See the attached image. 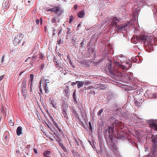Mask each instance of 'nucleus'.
Listing matches in <instances>:
<instances>
[{
	"label": "nucleus",
	"instance_id": "ddd939ff",
	"mask_svg": "<svg viewBox=\"0 0 157 157\" xmlns=\"http://www.w3.org/2000/svg\"><path fill=\"white\" fill-rule=\"evenodd\" d=\"M22 128L21 126H18L16 130V133L17 135L19 136H20L21 134H22Z\"/></svg>",
	"mask_w": 157,
	"mask_h": 157
},
{
	"label": "nucleus",
	"instance_id": "680f3d73",
	"mask_svg": "<svg viewBox=\"0 0 157 157\" xmlns=\"http://www.w3.org/2000/svg\"><path fill=\"white\" fill-rule=\"evenodd\" d=\"M16 152L17 154H19L20 153V152L19 150H17L16 151Z\"/></svg>",
	"mask_w": 157,
	"mask_h": 157
},
{
	"label": "nucleus",
	"instance_id": "3c124183",
	"mask_svg": "<svg viewBox=\"0 0 157 157\" xmlns=\"http://www.w3.org/2000/svg\"><path fill=\"white\" fill-rule=\"evenodd\" d=\"M39 21H40L39 19H37L36 20V24L38 25L39 24Z\"/></svg>",
	"mask_w": 157,
	"mask_h": 157
},
{
	"label": "nucleus",
	"instance_id": "4d7b16f0",
	"mask_svg": "<svg viewBox=\"0 0 157 157\" xmlns=\"http://www.w3.org/2000/svg\"><path fill=\"white\" fill-rule=\"evenodd\" d=\"M107 19H105L103 21V23H105V24L106 23Z\"/></svg>",
	"mask_w": 157,
	"mask_h": 157
},
{
	"label": "nucleus",
	"instance_id": "a19ab883",
	"mask_svg": "<svg viewBox=\"0 0 157 157\" xmlns=\"http://www.w3.org/2000/svg\"><path fill=\"white\" fill-rule=\"evenodd\" d=\"M67 34H69L71 33V29L70 28H67Z\"/></svg>",
	"mask_w": 157,
	"mask_h": 157
},
{
	"label": "nucleus",
	"instance_id": "f257e3e1",
	"mask_svg": "<svg viewBox=\"0 0 157 157\" xmlns=\"http://www.w3.org/2000/svg\"><path fill=\"white\" fill-rule=\"evenodd\" d=\"M137 38L139 39L140 40L143 42L145 44L144 45H146L147 43L152 42L150 41V37L147 35H141L137 37Z\"/></svg>",
	"mask_w": 157,
	"mask_h": 157
},
{
	"label": "nucleus",
	"instance_id": "8fccbe9b",
	"mask_svg": "<svg viewBox=\"0 0 157 157\" xmlns=\"http://www.w3.org/2000/svg\"><path fill=\"white\" fill-rule=\"evenodd\" d=\"M12 121V120H11L9 123H10V125L11 126H13L14 125V123Z\"/></svg>",
	"mask_w": 157,
	"mask_h": 157
},
{
	"label": "nucleus",
	"instance_id": "20e7f679",
	"mask_svg": "<svg viewBox=\"0 0 157 157\" xmlns=\"http://www.w3.org/2000/svg\"><path fill=\"white\" fill-rule=\"evenodd\" d=\"M114 129V126L109 127L107 129V130L109 133V137L112 141L113 137V131Z\"/></svg>",
	"mask_w": 157,
	"mask_h": 157
},
{
	"label": "nucleus",
	"instance_id": "39448f33",
	"mask_svg": "<svg viewBox=\"0 0 157 157\" xmlns=\"http://www.w3.org/2000/svg\"><path fill=\"white\" fill-rule=\"evenodd\" d=\"M48 80H46L44 81L43 88L45 90V93L47 94H48L49 92V90H48V83L49 82H48Z\"/></svg>",
	"mask_w": 157,
	"mask_h": 157
},
{
	"label": "nucleus",
	"instance_id": "603ef678",
	"mask_svg": "<svg viewBox=\"0 0 157 157\" xmlns=\"http://www.w3.org/2000/svg\"><path fill=\"white\" fill-rule=\"evenodd\" d=\"M32 84L30 83V91L32 92Z\"/></svg>",
	"mask_w": 157,
	"mask_h": 157
},
{
	"label": "nucleus",
	"instance_id": "dca6fc26",
	"mask_svg": "<svg viewBox=\"0 0 157 157\" xmlns=\"http://www.w3.org/2000/svg\"><path fill=\"white\" fill-rule=\"evenodd\" d=\"M150 41H152V44L153 45H156L157 44V41L156 39L154 38V36L150 37Z\"/></svg>",
	"mask_w": 157,
	"mask_h": 157
},
{
	"label": "nucleus",
	"instance_id": "13d9d810",
	"mask_svg": "<svg viewBox=\"0 0 157 157\" xmlns=\"http://www.w3.org/2000/svg\"><path fill=\"white\" fill-rule=\"evenodd\" d=\"M4 75H3L0 76V81H1L3 78Z\"/></svg>",
	"mask_w": 157,
	"mask_h": 157
},
{
	"label": "nucleus",
	"instance_id": "6ab92c4d",
	"mask_svg": "<svg viewBox=\"0 0 157 157\" xmlns=\"http://www.w3.org/2000/svg\"><path fill=\"white\" fill-rule=\"evenodd\" d=\"M148 97L151 99L155 98L156 95L155 93H151L148 95Z\"/></svg>",
	"mask_w": 157,
	"mask_h": 157
},
{
	"label": "nucleus",
	"instance_id": "f3484780",
	"mask_svg": "<svg viewBox=\"0 0 157 157\" xmlns=\"http://www.w3.org/2000/svg\"><path fill=\"white\" fill-rule=\"evenodd\" d=\"M76 82L77 84L78 88H79L83 86L84 83V81H76Z\"/></svg>",
	"mask_w": 157,
	"mask_h": 157
},
{
	"label": "nucleus",
	"instance_id": "a878e982",
	"mask_svg": "<svg viewBox=\"0 0 157 157\" xmlns=\"http://www.w3.org/2000/svg\"><path fill=\"white\" fill-rule=\"evenodd\" d=\"M51 104L52 105V106L54 108H56V103L53 100H51Z\"/></svg>",
	"mask_w": 157,
	"mask_h": 157
},
{
	"label": "nucleus",
	"instance_id": "bf43d9fd",
	"mask_svg": "<svg viewBox=\"0 0 157 157\" xmlns=\"http://www.w3.org/2000/svg\"><path fill=\"white\" fill-rule=\"evenodd\" d=\"M121 123H118V125H119L120 127L121 128L122 125H121Z\"/></svg>",
	"mask_w": 157,
	"mask_h": 157
},
{
	"label": "nucleus",
	"instance_id": "de8ad7c7",
	"mask_svg": "<svg viewBox=\"0 0 157 157\" xmlns=\"http://www.w3.org/2000/svg\"><path fill=\"white\" fill-rule=\"evenodd\" d=\"M92 88H93V87H92V86H88L87 87V88L86 89L87 90H90V89H91Z\"/></svg>",
	"mask_w": 157,
	"mask_h": 157
},
{
	"label": "nucleus",
	"instance_id": "c85d7f7f",
	"mask_svg": "<svg viewBox=\"0 0 157 157\" xmlns=\"http://www.w3.org/2000/svg\"><path fill=\"white\" fill-rule=\"evenodd\" d=\"M7 110V109L4 108V107H2V110H1V112L2 113H5V114H6V111Z\"/></svg>",
	"mask_w": 157,
	"mask_h": 157
},
{
	"label": "nucleus",
	"instance_id": "9b49d317",
	"mask_svg": "<svg viewBox=\"0 0 157 157\" xmlns=\"http://www.w3.org/2000/svg\"><path fill=\"white\" fill-rule=\"evenodd\" d=\"M55 65L58 70H61L62 64L59 62L56 61L55 63Z\"/></svg>",
	"mask_w": 157,
	"mask_h": 157
},
{
	"label": "nucleus",
	"instance_id": "4c0bfd02",
	"mask_svg": "<svg viewBox=\"0 0 157 157\" xmlns=\"http://www.w3.org/2000/svg\"><path fill=\"white\" fill-rule=\"evenodd\" d=\"M41 81H40V82H39V86L40 88V92L42 94H43L42 89L41 88H40V87H41Z\"/></svg>",
	"mask_w": 157,
	"mask_h": 157
},
{
	"label": "nucleus",
	"instance_id": "2f4dec72",
	"mask_svg": "<svg viewBox=\"0 0 157 157\" xmlns=\"http://www.w3.org/2000/svg\"><path fill=\"white\" fill-rule=\"evenodd\" d=\"M50 118L51 120H52V122L53 123L55 124V125L56 127V126L58 125L57 124H56V122L54 121L53 118L52 117H50Z\"/></svg>",
	"mask_w": 157,
	"mask_h": 157
},
{
	"label": "nucleus",
	"instance_id": "4be33fe9",
	"mask_svg": "<svg viewBox=\"0 0 157 157\" xmlns=\"http://www.w3.org/2000/svg\"><path fill=\"white\" fill-rule=\"evenodd\" d=\"M44 157H49V151H45L43 153Z\"/></svg>",
	"mask_w": 157,
	"mask_h": 157
},
{
	"label": "nucleus",
	"instance_id": "4468645a",
	"mask_svg": "<svg viewBox=\"0 0 157 157\" xmlns=\"http://www.w3.org/2000/svg\"><path fill=\"white\" fill-rule=\"evenodd\" d=\"M113 148L112 149V151L114 153L117 155H118V151L117 149V146L115 145H113L112 146Z\"/></svg>",
	"mask_w": 157,
	"mask_h": 157
},
{
	"label": "nucleus",
	"instance_id": "0eeeda50",
	"mask_svg": "<svg viewBox=\"0 0 157 157\" xmlns=\"http://www.w3.org/2000/svg\"><path fill=\"white\" fill-rule=\"evenodd\" d=\"M128 25H121L118 26L116 27V28H117L116 30V32L117 33L121 32L123 30H125V28Z\"/></svg>",
	"mask_w": 157,
	"mask_h": 157
},
{
	"label": "nucleus",
	"instance_id": "79ce46f5",
	"mask_svg": "<svg viewBox=\"0 0 157 157\" xmlns=\"http://www.w3.org/2000/svg\"><path fill=\"white\" fill-rule=\"evenodd\" d=\"M44 57V55L42 54H39V58L41 59H43Z\"/></svg>",
	"mask_w": 157,
	"mask_h": 157
},
{
	"label": "nucleus",
	"instance_id": "b1692460",
	"mask_svg": "<svg viewBox=\"0 0 157 157\" xmlns=\"http://www.w3.org/2000/svg\"><path fill=\"white\" fill-rule=\"evenodd\" d=\"M62 114L63 115V117H64L66 119H67L68 116L67 115V113L66 111L64 109L62 112Z\"/></svg>",
	"mask_w": 157,
	"mask_h": 157
},
{
	"label": "nucleus",
	"instance_id": "f8f14e48",
	"mask_svg": "<svg viewBox=\"0 0 157 157\" xmlns=\"http://www.w3.org/2000/svg\"><path fill=\"white\" fill-rule=\"evenodd\" d=\"M119 21V20L117 19V17H114L112 19V25L113 26H116L117 23Z\"/></svg>",
	"mask_w": 157,
	"mask_h": 157
},
{
	"label": "nucleus",
	"instance_id": "6e6d98bb",
	"mask_svg": "<svg viewBox=\"0 0 157 157\" xmlns=\"http://www.w3.org/2000/svg\"><path fill=\"white\" fill-rule=\"evenodd\" d=\"M77 5H75L74 6V8L75 10H76L77 9Z\"/></svg>",
	"mask_w": 157,
	"mask_h": 157
},
{
	"label": "nucleus",
	"instance_id": "473e14b6",
	"mask_svg": "<svg viewBox=\"0 0 157 157\" xmlns=\"http://www.w3.org/2000/svg\"><path fill=\"white\" fill-rule=\"evenodd\" d=\"M74 19V17H73V16H72V15H71L70 16V18H69V23H71L72 21Z\"/></svg>",
	"mask_w": 157,
	"mask_h": 157
},
{
	"label": "nucleus",
	"instance_id": "393cba45",
	"mask_svg": "<svg viewBox=\"0 0 157 157\" xmlns=\"http://www.w3.org/2000/svg\"><path fill=\"white\" fill-rule=\"evenodd\" d=\"M115 137L117 139H122L123 137H124V136H123L121 135L120 134H118L117 135H115Z\"/></svg>",
	"mask_w": 157,
	"mask_h": 157
},
{
	"label": "nucleus",
	"instance_id": "338daca9",
	"mask_svg": "<svg viewBox=\"0 0 157 157\" xmlns=\"http://www.w3.org/2000/svg\"><path fill=\"white\" fill-rule=\"evenodd\" d=\"M40 23L41 24V25H42V19L41 18H40Z\"/></svg>",
	"mask_w": 157,
	"mask_h": 157
},
{
	"label": "nucleus",
	"instance_id": "ea45409f",
	"mask_svg": "<svg viewBox=\"0 0 157 157\" xmlns=\"http://www.w3.org/2000/svg\"><path fill=\"white\" fill-rule=\"evenodd\" d=\"M72 112L74 114L75 116L76 117H77L78 116V114L77 113V112L75 110H73V111Z\"/></svg>",
	"mask_w": 157,
	"mask_h": 157
},
{
	"label": "nucleus",
	"instance_id": "864d4df0",
	"mask_svg": "<svg viewBox=\"0 0 157 157\" xmlns=\"http://www.w3.org/2000/svg\"><path fill=\"white\" fill-rule=\"evenodd\" d=\"M77 84L76 82H73L71 83V85L73 86H74L76 85V84Z\"/></svg>",
	"mask_w": 157,
	"mask_h": 157
},
{
	"label": "nucleus",
	"instance_id": "bb28decb",
	"mask_svg": "<svg viewBox=\"0 0 157 157\" xmlns=\"http://www.w3.org/2000/svg\"><path fill=\"white\" fill-rule=\"evenodd\" d=\"M59 145L63 150L66 152L67 151V149L66 147L64 146H63L62 143H59Z\"/></svg>",
	"mask_w": 157,
	"mask_h": 157
},
{
	"label": "nucleus",
	"instance_id": "0e129e2a",
	"mask_svg": "<svg viewBox=\"0 0 157 157\" xmlns=\"http://www.w3.org/2000/svg\"><path fill=\"white\" fill-rule=\"evenodd\" d=\"M44 29L45 32H47V27H44Z\"/></svg>",
	"mask_w": 157,
	"mask_h": 157
},
{
	"label": "nucleus",
	"instance_id": "72a5a7b5",
	"mask_svg": "<svg viewBox=\"0 0 157 157\" xmlns=\"http://www.w3.org/2000/svg\"><path fill=\"white\" fill-rule=\"evenodd\" d=\"M57 42L58 43V44L59 45L62 43V40L61 38H59L58 39V40H57Z\"/></svg>",
	"mask_w": 157,
	"mask_h": 157
},
{
	"label": "nucleus",
	"instance_id": "a18cd8bd",
	"mask_svg": "<svg viewBox=\"0 0 157 157\" xmlns=\"http://www.w3.org/2000/svg\"><path fill=\"white\" fill-rule=\"evenodd\" d=\"M95 87H96L97 88H100L101 87V85H99L98 84H96L95 85Z\"/></svg>",
	"mask_w": 157,
	"mask_h": 157
},
{
	"label": "nucleus",
	"instance_id": "423d86ee",
	"mask_svg": "<svg viewBox=\"0 0 157 157\" xmlns=\"http://www.w3.org/2000/svg\"><path fill=\"white\" fill-rule=\"evenodd\" d=\"M150 127L155 131H157V121H152L149 123Z\"/></svg>",
	"mask_w": 157,
	"mask_h": 157
},
{
	"label": "nucleus",
	"instance_id": "2eb2a0df",
	"mask_svg": "<svg viewBox=\"0 0 157 157\" xmlns=\"http://www.w3.org/2000/svg\"><path fill=\"white\" fill-rule=\"evenodd\" d=\"M26 80L24 78L22 81L21 89L22 90H26Z\"/></svg>",
	"mask_w": 157,
	"mask_h": 157
},
{
	"label": "nucleus",
	"instance_id": "49530a36",
	"mask_svg": "<svg viewBox=\"0 0 157 157\" xmlns=\"http://www.w3.org/2000/svg\"><path fill=\"white\" fill-rule=\"evenodd\" d=\"M89 126L90 129V130H92V126L90 122L89 123Z\"/></svg>",
	"mask_w": 157,
	"mask_h": 157
},
{
	"label": "nucleus",
	"instance_id": "7ed1b4c3",
	"mask_svg": "<svg viewBox=\"0 0 157 157\" xmlns=\"http://www.w3.org/2000/svg\"><path fill=\"white\" fill-rule=\"evenodd\" d=\"M152 142L154 143V144L153 145V149L152 151L154 153H156L157 150V136L153 137L152 138Z\"/></svg>",
	"mask_w": 157,
	"mask_h": 157
},
{
	"label": "nucleus",
	"instance_id": "c03bdc74",
	"mask_svg": "<svg viewBox=\"0 0 157 157\" xmlns=\"http://www.w3.org/2000/svg\"><path fill=\"white\" fill-rule=\"evenodd\" d=\"M89 94H93L94 95L95 94V92H94L93 90H91L89 92Z\"/></svg>",
	"mask_w": 157,
	"mask_h": 157
},
{
	"label": "nucleus",
	"instance_id": "7c9ffc66",
	"mask_svg": "<svg viewBox=\"0 0 157 157\" xmlns=\"http://www.w3.org/2000/svg\"><path fill=\"white\" fill-rule=\"evenodd\" d=\"M57 18L56 17H54L53 18H52V23H56L57 19Z\"/></svg>",
	"mask_w": 157,
	"mask_h": 157
},
{
	"label": "nucleus",
	"instance_id": "cd10ccee",
	"mask_svg": "<svg viewBox=\"0 0 157 157\" xmlns=\"http://www.w3.org/2000/svg\"><path fill=\"white\" fill-rule=\"evenodd\" d=\"M16 36H19V38H18V39H19V41L20 42L21 41V40L23 37V34H20L18 35H17Z\"/></svg>",
	"mask_w": 157,
	"mask_h": 157
},
{
	"label": "nucleus",
	"instance_id": "58836bf2",
	"mask_svg": "<svg viewBox=\"0 0 157 157\" xmlns=\"http://www.w3.org/2000/svg\"><path fill=\"white\" fill-rule=\"evenodd\" d=\"M108 68L109 70V71H111V63H109L108 65Z\"/></svg>",
	"mask_w": 157,
	"mask_h": 157
},
{
	"label": "nucleus",
	"instance_id": "5701e85b",
	"mask_svg": "<svg viewBox=\"0 0 157 157\" xmlns=\"http://www.w3.org/2000/svg\"><path fill=\"white\" fill-rule=\"evenodd\" d=\"M22 94L25 98L27 94V91L26 90H22Z\"/></svg>",
	"mask_w": 157,
	"mask_h": 157
},
{
	"label": "nucleus",
	"instance_id": "e433bc0d",
	"mask_svg": "<svg viewBox=\"0 0 157 157\" xmlns=\"http://www.w3.org/2000/svg\"><path fill=\"white\" fill-rule=\"evenodd\" d=\"M90 82L87 81H85V82H84V85L85 86H87L89 84H90Z\"/></svg>",
	"mask_w": 157,
	"mask_h": 157
},
{
	"label": "nucleus",
	"instance_id": "aec40b11",
	"mask_svg": "<svg viewBox=\"0 0 157 157\" xmlns=\"http://www.w3.org/2000/svg\"><path fill=\"white\" fill-rule=\"evenodd\" d=\"M30 79L29 80V83H31V84H33V81L34 80V76L33 74H31L30 76Z\"/></svg>",
	"mask_w": 157,
	"mask_h": 157
},
{
	"label": "nucleus",
	"instance_id": "f03ea898",
	"mask_svg": "<svg viewBox=\"0 0 157 157\" xmlns=\"http://www.w3.org/2000/svg\"><path fill=\"white\" fill-rule=\"evenodd\" d=\"M52 8H50V11H51L56 15H57V17L59 16L62 13V10L60 7L56 6H52Z\"/></svg>",
	"mask_w": 157,
	"mask_h": 157
},
{
	"label": "nucleus",
	"instance_id": "f704fd0d",
	"mask_svg": "<svg viewBox=\"0 0 157 157\" xmlns=\"http://www.w3.org/2000/svg\"><path fill=\"white\" fill-rule=\"evenodd\" d=\"M103 111V109H101L97 113V115L98 116H100Z\"/></svg>",
	"mask_w": 157,
	"mask_h": 157
},
{
	"label": "nucleus",
	"instance_id": "412c9836",
	"mask_svg": "<svg viewBox=\"0 0 157 157\" xmlns=\"http://www.w3.org/2000/svg\"><path fill=\"white\" fill-rule=\"evenodd\" d=\"M76 91H75L73 94V98L74 101H75V104L77 103V101H76Z\"/></svg>",
	"mask_w": 157,
	"mask_h": 157
},
{
	"label": "nucleus",
	"instance_id": "5fc2aeb1",
	"mask_svg": "<svg viewBox=\"0 0 157 157\" xmlns=\"http://www.w3.org/2000/svg\"><path fill=\"white\" fill-rule=\"evenodd\" d=\"M33 151H34V153L35 154H36V153H37V150H36V148H34L33 149Z\"/></svg>",
	"mask_w": 157,
	"mask_h": 157
},
{
	"label": "nucleus",
	"instance_id": "052dcab7",
	"mask_svg": "<svg viewBox=\"0 0 157 157\" xmlns=\"http://www.w3.org/2000/svg\"><path fill=\"white\" fill-rule=\"evenodd\" d=\"M4 56H3L2 57V60H1V61H2V62H3L4 61Z\"/></svg>",
	"mask_w": 157,
	"mask_h": 157
},
{
	"label": "nucleus",
	"instance_id": "6e6552de",
	"mask_svg": "<svg viewBox=\"0 0 157 157\" xmlns=\"http://www.w3.org/2000/svg\"><path fill=\"white\" fill-rule=\"evenodd\" d=\"M119 59H118L117 60L114 59L113 62H114V64L117 66H119V67L121 68L122 69H124L125 67L122 64H121L119 61Z\"/></svg>",
	"mask_w": 157,
	"mask_h": 157
},
{
	"label": "nucleus",
	"instance_id": "e2e57ef3",
	"mask_svg": "<svg viewBox=\"0 0 157 157\" xmlns=\"http://www.w3.org/2000/svg\"><path fill=\"white\" fill-rule=\"evenodd\" d=\"M8 138V136H5L4 137V139H7Z\"/></svg>",
	"mask_w": 157,
	"mask_h": 157
},
{
	"label": "nucleus",
	"instance_id": "a211bd4d",
	"mask_svg": "<svg viewBox=\"0 0 157 157\" xmlns=\"http://www.w3.org/2000/svg\"><path fill=\"white\" fill-rule=\"evenodd\" d=\"M19 36H16L15 37L13 41V44L15 45H17L18 44H19L20 42L19 41V39H18Z\"/></svg>",
	"mask_w": 157,
	"mask_h": 157
},
{
	"label": "nucleus",
	"instance_id": "9d476101",
	"mask_svg": "<svg viewBox=\"0 0 157 157\" xmlns=\"http://www.w3.org/2000/svg\"><path fill=\"white\" fill-rule=\"evenodd\" d=\"M85 15V12L84 10H82L80 11L77 14L78 17L80 18H83Z\"/></svg>",
	"mask_w": 157,
	"mask_h": 157
},
{
	"label": "nucleus",
	"instance_id": "09e8293b",
	"mask_svg": "<svg viewBox=\"0 0 157 157\" xmlns=\"http://www.w3.org/2000/svg\"><path fill=\"white\" fill-rule=\"evenodd\" d=\"M44 65H44V63L41 64V67H40V69L41 70L43 69L44 66Z\"/></svg>",
	"mask_w": 157,
	"mask_h": 157
},
{
	"label": "nucleus",
	"instance_id": "69168bd1",
	"mask_svg": "<svg viewBox=\"0 0 157 157\" xmlns=\"http://www.w3.org/2000/svg\"><path fill=\"white\" fill-rule=\"evenodd\" d=\"M101 86H102V85H101ZM100 89H101V90H103V89H104V88L103 87H101H101L99 88Z\"/></svg>",
	"mask_w": 157,
	"mask_h": 157
},
{
	"label": "nucleus",
	"instance_id": "1a4fd4ad",
	"mask_svg": "<svg viewBox=\"0 0 157 157\" xmlns=\"http://www.w3.org/2000/svg\"><path fill=\"white\" fill-rule=\"evenodd\" d=\"M146 48L147 49L149 50V51L153 50V45L152 44V42L147 43L146 44Z\"/></svg>",
	"mask_w": 157,
	"mask_h": 157
},
{
	"label": "nucleus",
	"instance_id": "c756f323",
	"mask_svg": "<svg viewBox=\"0 0 157 157\" xmlns=\"http://www.w3.org/2000/svg\"><path fill=\"white\" fill-rule=\"evenodd\" d=\"M72 153L73 156L74 157H78V153L74 151H72Z\"/></svg>",
	"mask_w": 157,
	"mask_h": 157
},
{
	"label": "nucleus",
	"instance_id": "c9c22d12",
	"mask_svg": "<svg viewBox=\"0 0 157 157\" xmlns=\"http://www.w3.org/2000/svg\"><path fill=\"white\" fill-rule=\"evenodd\" d=\"M135 103L136 105H137L138 106L140 105L141 103L140 102H138L136 100H135Z\"/></svg>",
	"mask_w": 157,
	"mask_h": 157
},
{
	"label": "nucleus",
	"instance_id": "37998d69",
	"mask_svg": "<svg viewBox=\"0 0 157 157\" xmlns=\"http://www.w3.org/2000/svg\"><path fill=\"white\" fill-rule=\"evenodd\" d=\"M84 47V42L83 41L80 44V47Z\"/></svg>",
	"mask_w": 157,
	"mask_h": 157
},
{
	"label": "nucleus",
	"instance_id": "774afa93",
	"mask_svg": "<svg viewBox=\"0 0 157 157\" xmlns=\"http://www.w3.org/2000/svg\"><path fill=\"white\" fill-rule=\"evenodd\" d=\"M80 24H79L78 25V28L80 26Z\"/></svg>",
	"mask_w": 157,
	"mask_h": 157
}]
</instances>
